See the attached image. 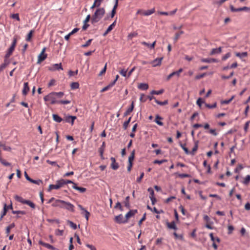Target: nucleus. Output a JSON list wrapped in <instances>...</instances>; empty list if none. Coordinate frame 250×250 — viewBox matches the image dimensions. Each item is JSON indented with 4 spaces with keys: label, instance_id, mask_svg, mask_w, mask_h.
Wrapping results in <instances>:
<instances>
[{
    "label": "nucleus",
    "instance_id": "nucleus-1",
    "mask_svg": "<svg viewBox=\"0 0 250 250\" xmlns=\"http://www.w3.org/2000/svg\"><path fill=\"white\" fill-rule=\"evenodd\" d=\"M54 207H59L65 209L72 212L75 211L74 206L69 202H67L63 200L57 199L52 204Z\"/></svg>",
    "mask_w": 250,
    "mask_h": 250
},
{
    "label": "nucleus",
    "instance_id": "nucleus-2",
    "mask_svg": "<svg viewBox=\"0 0 250 250\" xmlns=\"http://www.w3.org/2000/svg\"><path fill=\"white\" fill-rule=\"evenodd\" d=\"M105 14L104 8H99L97 9L94 14L92 15L91 22L92 24L98 22L103 18Z\"/></svg>",
    "mask_w": 250,
    "mask_h": 250
},
{
    "label": "nucleus",
    "instance_id": "nucleus-3",
    "mask_svg": "<svg viewBox=\"0 0 250 250\" xmlns=\"http://www.w3.org/2000/svg\"><path fill=\"white\" fill-rule=\"evenodd\" d=\"M14 198L16 201L22 204L28 205L32 208H35L36 207L35 205L30 200H25L19 195H16Z\"/></svg>",
    "mask_w": 250,
    "mask_h": 250
},
{
    "label": "nucleus",
    "instance_id": "nucleus-4",
    "mask_svg": "<svg viewBox=\"0 0 250 250\" xmlns=\"http://www.w3.org/2000/svg\"><path fill=\"white\" fill-rule=\"evenodd\" d=\"M43 99L45 102H50L51 104H59V101L56 100V97L53 95L52 92L45 96Z\"/></svg>",
    "mask_w": 250,
    "mask_h": 250
},
{
    "label": "nucleus",
    "instance_id": "nucleus-5",
    "mask_svg": "<svg viewBox=\"0 0 250 250\" xmlns=\"http://www.w3.org/2000/svg\"><path fill=\"white\" fill-rule=\"evenodd\" d=\"M56 183L57 184L56 185H49V188L48 189V191H50L51 190L53 189H58L64 185L63 179L58 180L57 181Z\"/></svg>",
    "mask_w": 250,
    "mask_h": 250
},
{
    "label": "nucleus",
    "instance_id": "nucleus-6",
    "mask_svg": "<svg viewBox=\"0 0 250 250\" xmlns=\"http://www.w3.org/2000/svg\"><path fill=\"white\" fill-rule=\"evenodd\" d=\"M17 38H14L13 40V42L10 48L8 49V51L5 55V58H8L10 55L12 54L13 51L14 50L16 43H17Z\"/></svg>",
    "mask_w": 250,
    "mask_h": 250
},
{
    "label": "nucleus",
    "instance_id": "nucleus-7",
    "mask_svg": "<svg viewBox=\"0 0 250 250\" xmlns=\"http://www.w3.org/2000/svg\"><path fill=\"white\" fill-rule=\"evenodd\" d=\"M76 119V117L75 116H66L64 117L63 119V124L65 123H67L69 124H71L73 125L74 124V120Z\"/></svg>",
    "mask_w": 250,
    "mask_h": 250
},
{
    "label": "nucleus",
    "instance_id": "nucleus-8",
    "mask_svg": "<svg viewBox=\"0 0 250 250\" xmlns=\"http://www.w3.org/2000/svg\"><path fill=\"white\" fill-rule=\"evenodd\" d=\"M114 221L118 224H124L127 223V220L125 219L122 214L116 216L114 218Z\"/></svg>",
    "mask_w": 250,
    "mask_h": 250
},
{
    "label": "nucleus",
    "instance_id": "nucleus-9",
    "mask_svg": "<svg viewBox=\"0 0 250 250\" xmlns=\"http://www.w3.org/2000/svg\"><path fill=\"white\" fill-rule=\"evenodd\" d=\"M230 9L232 12H240L242 11H248L250 10V8L246 6L235 8L232 5H230Z\"/></svg>",
    "mask_w": 250,
    "mask_h": 250
},
{
    "label": "nucleus",
    "instance_id": "nucleus-10",
    "mask_svg": "<svg viewBox=\"0 0 250 250\" xmlns=\"http://www.w3.org/2000/svg\"><path fill=\"white\" fill-rule=\"evenodd\" d=\"M78 207L82 211L81 214L84 215L86 220L88 221L89 216L90 215V213L87 210H86L82 205L79 204L78 205Z\"/></svg>",
    "mask_w": 250,
    "mask_h": 250
},
{
    "label": "nucleus",
    "instance_id": "nucleus-11",
    "mask_svg": "<svg viewBox=\"0 0 250 250\" xmlns=\"http://www.w3.org/2000/svg\"><path fill=\"white\" fill-rule=\"evenodd\" d=\"M138 212L137 209H133L130 210L129 211H128L125 215V219L127 220V222H128V220L130 217L133 216L135 215L136 213H137Z\"/></svg>",
    "mask_w": 250,
    "mask_h": 250
},
{
    "label": "nucleus",
    "instance_id": "nucleus-12",
    "mask_svg": "<svg viewBox=\"0 0 250 250\" xmlns=\"http://www.w3.org/2000/svg\"><path fill=\"white\" fill-rule=\"evenodd\" d=\"M163 57L156 58L151 62V64L153 67H156L160 65Z\"/></svg>",
    "mask_w": 250,
    "mask_h": 250
},
{
    "label": "nucleus",
    "instance_id": "nucleus-13",
    "mask_svg": "<svg viewBox=\"0 0 250 250\" xmlns=\"http://www.w3.org/2000/svg\"><path fill=\"white\" fill-rule=\"evenodd\" d=\"M110 160L111 161V167L113 170H116L119 168L118 163H116L115 158L114 157H111Z\"/></svg>",
    "mask_w": 250,
    "mask_h": 250
},
{
    "label": "nucleus",
    "instance_id": "nucleus-14",
    "mask_svg": "<svg viewBox=\"0 0 250 250\" xmlns=\"http://www.w3.org/2000/svg\"><path fill=\"white\" fill-rule=\"evenodd\" d=\"M183 71V69L182 68H180L178 71H174L172 72L171 74H170L169 75L167 76V80L168 81L172 77H173L174 75H176L177 76H179L180 75V73H181Z\"/></svg>",
    "mask_w": 250,
    "mask_h": 250
},
{
    "label": "nucleus",
    "instance_id": "nucleus-15",
    "mask_svg": "<svg viewBox=\"0 0 250 250\" xmlns=\"http://www.w3.org/2000/svg\"><path fill=\"white\" fill-rule=\"evenodd\" d=\"M195 128H198L199 127H201V126H193ZM204 127V128L206 130H208V132L213 135L214 136L217 135V133L216 132V130L215 129H209V126H203Z\"/></svg>",
    "mask_w": 250,
    "mask_h": 250
},
{
    "label": "nucleus",
    "instance_id": "nucleus-16",
    "mask_svg": "<svg viewBox=\"0 0 250 250\" xmlns=\"http://www.w3.org/2000/svg\"><path fill=\"white\" fill-rule=\"evenodd\" d=\"M72 188L78 190L81 193H83L86 190V189L84 188L78 187L76 183H73Z\"/></svg>",
    "mask_w": 250,
    "mask_h": 250
},
{
    "label": "nucleus",
    "instance_id": "nucleus-17",
    "mask_svg": "<svg viewBox=\"0 0 250 250\" xmlns=\"http://www.w3.org/2000/svg\"><path fill=\"white\" fill-rule=\"evenodd\" d=\"M46 54L40 53L38 57L37 63H40L42 62L43 61L47 58Z\"/></svg>",
    "mask_w": 250,
    "mask_h": 250
},
{
    "label": "nucleus",
    "instance_id": "nucleus-18",
    "mask_svg": "<svg viewBox=\"0 0 250 250\" xmlns=\"http://www.w3.org/2000/svg\"><path fill=\"white\" fill-rule=\"evenodd\" d=\"M8 209H13L12 203H11V204L9 206H7V205L6 204H4L3 209V211L2 212L3 215H5L6 214V213H7Z\"/></svg>",
    "mask_w": 250,
    "mask_h": 250
},
{
    "label": "nucleus",
    "instance_id": "nucleus-19",
    "mask_svg": "<svg viewBox=\"0 0 250 250\" xmlns=\"http://www.w3.org/2000/svg\"><path fill=\"white\" fill-rule=\"evenodd\" d=\"M166 224L167 227L170 229H173L174 230H177L178 229L174 221H172L171 223L167 222Z\"/></svg>",
    "mask_w": 250,
    "mask_h": 250
},
{
    "label": "nucleus",
    "instance_id": "nucleus-20",
    "mask_svg": "<svg viewBox=\"0 0 250 250\" xmlns=\"http://www.w3.org/2000/svg\"><path fill=\"white\" fill-rule=\"evenodd\" d=\"M29 91V87L28 86V83L27 82L24 83L23 88L22 91V94L24 96L26 95Z\"/></svg>",
    "mask_w": 250,
    "mask_h": 250
},
{
    "label": "nucleus",
    "instance_id": "nucleus-21",
    "mask_svg": "<svg viewBox=\"0 0 250 250\" xmlns=\"http://www.w3.org/2000/svg\"><path fill=\"white\" fill-rule=\"evenodd\" d=\"M118 5V0H115V3L114 5V7L111 11L110 16L111 18H112L115 16V14H116V10Z\"/></svg>",
    "mask_w": 250,
    "mask_h": 250
},
{
    "label": "nucleus",
    "instance_id": "nucleus-22",
    "mask_svg": "<svg viewBox=\"0 0 250 250\" xmlns=\"http://www.w3.org/2000/svg\"><path fill=\"white\" fill-rule=\"evenodd\" d=\"M201 62H203L211 63V62H217L218 61L216 59L213 58H207L201 59Z\"/></svg>",
    "mask_w": 250,
    "mask_h": 250
},
{
    "label": "nucleus",
    "instance_id": "nucleus-23",
    "mask_svg": "<svg viewBox=\"0 0 250 250\" xmlns=\"http://www.w3.org/2000/svg\"><path fill=\"white\" fill-rule=\"evenodd\" d=\"M221 52H222V47H219L217 48H213L211 50V51L210 53V55H213L215 54H219V53H221Z\"/></svg>",
    "mask_w": 250,
    "mask_h": 250
},
{
    "label": "nucleus",
    "instance_id": "nucleus-24",
    "mask_svg": "<svg viewBox=\"0 0 250 250\" xmlns=\"http://www.w3.org/2000/svg\"><path fill=\"white\" fill-rule=\"evenodd\" d=\"M135 150L133 149L132 151V152H131V154L128 157V163L133 164V160L134 159V157H135Z\"/></svg>",
    "mask_w": 250,
    "mask_h": 250
},
{
    "label": "nucleus",
    "instance_id": "nucleus-25",
    "mask_svg": "<svg viewBox=\"0 0 250 250\" xmlns=\"http://www.w3.org/2000/svg\"><path fill=\"white\" fill-rule=\"evenodd\" d=\"M138 88L141 90H146L148 88V85L145 83H140L138 85Z\"/></svg>",
    "mask_w": 250,
    "mask_h": 250
},
{
    "label": "nucleus",
    "instance_id": "nucleus-26",
    "mask_svg": "<svg viewBox=\"0 0 250 250\" xmlns=\"http://www.w3.org/2000/svg\"><path fill=\"white\" fill-rule=\"evenodd\" d=\"M53 119L57 123H61L63 122V119L57 114H53Z\"/></svg>",
    "mask_w": 250,
    "mask_h": 250
},
{
    "label": "nucleus",
    "instance_id": "nucleus-27",
    "mask_svg": "<svg viewBox=\"0 0 250 250\" xmlns=\"http://www.w3.org/2000/svg\"><path fill=\"white\" fill-rule=\"evenodd\" d=\"M143 45H145L147 47H148L149 48H150V49H153L155 47V44H156V41H154L151 44H149L146 42H142L141 43Z\"/></svg>",
    "mask_w": 250,
    "mask_h": 250
},
{
    "label": "nucleus",
    "instance_id": "nucleus-28",
    "mask_svg": "<svg viewBox=\"0 0 250 250\" xmlns=\"http://www.w3.org/2000/svg\"><path fill=\"white\" fill-rule=\"evenodd\" d=\"M134 108V102L133 101L131 103V104L130 106L128 108V109L126 110V111L124 113V116H126L128 114H129L130 113H131Z\"/></svg>",
    "mask_w": 250,
    "mask_h": 250
},
{
    "label": "nucleus",
    "instance_id": "nucleus-29",
    "mask_svg": "<svg viewBox=\"0 0 250 250\" xmlns=\"http://www.w3.org/2000/svg\"><path fill=\"white\" fill-rule=\"evenodd\" d=\"M198 141H196L195 142L194 146L193 147L192 151L190 152L189 154H191L192 155H194L195 154V152L197 150L198 148Z\"/></svg>",
    "mask_w": 250,
    "mask_h": 250
},
{
    "label": "nucleus",
    "instance_id": "nucleus-30",
    "mask_svg": "<svg viewBox=\"0 0 250 250\" xmlns=\"http://www.w3.org/2000/svg\"><path fill=\"white\" fill-rule=\"evenodd\" d=\"M235 55L237 57H239L240 58L242 59L244 57H247L248 56V53L247 52H242V53L236 52L235 53Z\"/></svg>",
    "mask_w": 250,
    "mask_h": 250
},
{
    "label": "nucleus",
    "instance_id": "nucleus-31",
    "mask_svg": "<svg viewBox=\"0 0 250 250\" xmlns=\"http://www.w3.org/2000/svg\"><path fill=\"white\" fill-rule=\"evenodd\" d=\"M105 147V143L104 142H103L101 146L99 149V152L100 153V155L102 156V154H104Z\"/></svg>",
    "mask_w": 250,
    "mask_h": 250
},
{
    "label": "nucleus",
    "instance_id": "nucleus-32",
    "mask_svg": "<svg viewBox=\"0 0 250 250\" xmlns=\"http://www.w3.org/2000/svg\"><path fill=\"white\" fill-rule=\"evenodd\" d=\"M162 120V118L159 115L156 116L155 122L158 125H163V123L161 121Z\"/></svg>",
    "mask_w": 250,
    "mask_h": 250
},
{
    "label": "nucleus",
    "instance_id": "nucleus-33",
    "mask_svg": "<svg viewBox=\"0 0 250 250\" xmlns=\"http://www.w3.org/2000/svg\"><path fill=\"white\" fill-rule=\"evenodd\" d=\"M129 196L126 197L125 201H124L125 206L128 209L130 208L129 203Z\"/></svg>",
    "mask_w": 250,
    "mask_h": 250
},
{
    "label": "nucleus",
    "instance_id": "nucleus-34",
    "mask_svg": "<svg viewBox=\"0 0 250 250\" xmlns=\"http://www.w3.org/2000/svg\"><path fill=\"white\" fill-rule=\"evenodd\" d=\"M34 32V30H31V31H30V32L28 33V34H27V37L26 38V41L30 42L31 41Z\"/></svg>",
    "mask_w": 250,
    "mask_h": 250
},
{
    "label": "nucleus",
    "instance_id": "nucleus-35",
    "mask_svg": "<svg viewBox=\"0 0 250 250\" xmlns=\"http://www.w3.org/2000/svg\"><path fill=\"white\" fill-rule=\"evenodd\" d=\"M67 223L68 224L71 228L73 229H76L77 228V226L76 224L73 223L72 221L69 220H67Z\"/></svg>",
    "mask_w": 250,
    "mask_h": 250
},
{
    "label": "nucleus",
    "instance_id": "nucleus-36",
    "mask_svg": "<svg viewBox=\"0 0 250 250\" xmlns=\"http://www.w3.org/2000/svg\"><path fill=\"white\" fill-rule=\"evenodd\" d=\"M70 87L72 89H78L79 87V83L78 82H73L71 83Z\"/></svg>",
    "mask_w": 250,
    "mask_h": 250
},
{
    "label": "nucleus",
    "instance_id": "nucleus-37",
    "mask_svg": "<svg viewBox=\"0 0 250 250\" xmlns=\"http://www.w3.org/2000/svg\"><path fill=\"white\" fill-rule=\"evenodd\" d=\"M15 226V225L14 223H12L9 226H7L6 228V233L8 235L10 232V229L14 228Z\"/></svg>",
    "mask_w": 250,
    "mask_h": 250
},
{
    "label": "nucleus",
    "instance_id": "nucleus-38",
    "mask_svg": "<svg viewBox=\"0 0 250 250\" xmlns=\"http://www.w3.org/2000/svg\"><path fill=\"white\" fill-rule=\"evenodd\" d=\"M138 35V33L136 32H131L127 36L128 40H131L133 37H136Z\"/></svg>",
    "mask_w": 250,
    "mask_h": 250
},
{
    "label": "nucleus",
    "instance_id": "nucleus-39",
    "mask_svg": "<svg viewBox=\"0 0 250 250\" xmlns=\"http://www.w3.org/2000/svg\"><path fill=\"white\" fill-rule=\"evenodd\" d=\"M154 12H155V9H154V8H153V9L148 10L145 11L143 13V15L145 16H149V15H150L154 13Z\"/></svg>",
    "mask_w": 250,
    "mask_h": 250
},
{
    "label": "nucleus",
    "instance_id": "nucleus-40",
    "mask_svg": "<svg viewBox=\"0 0 250 250\" xmlns=\"http://www.w3.org/2000/svg\"><path fill=\"white\" fill-rule=\"evenodd\" d=\"M53 93V95L57 98H62L64 95V93L63 92H52Z\"/></svg>",
    "mask_w": 250,
    "mask_h": 250
},
{
    "label": "nucleus",
    "instance_id": "nucleus-41",
    "mask_svg": "<svg viewBox=\"0 0 250 250\" xmlns=\"http://www.w3.org/2000/svg\"><path fill=\"white\" fill-rule=\"evenodd\" d=\"M184 34V31H181L180 32H179L178 33H176L175 35V37L174 38V42H176L177 41V40L179 39L180 35L182 34Z\"/></svg>",
    "mask_w": 250,
    "mask_h": 250
},
{
    "label": "nucleus",
    "instance_id": "nucleus-42",
    "mask_svg": "<svg viewBox=\"0 0 250 250\" xmlns=\"http://www.w3.org/2000/svg\"><path fill=\"white\" fill-rule=\"evenodd\" d=\"M235 97V96L234 95H233L232 96H231V97L228 100H223V101H222L221 102V104H229V103H230L232 100Z\"/></svg>",
    "mask_w": 250,
    "mask_h": 250
},
{
    "label": "nucleus",
    "instance_id": "nucleus-43",
    "mask_svg": "<svg viewBox=\"0 0 250 250\" xmlns=\"http://www.w3.org/2000/svg\"><path fill=\"white\" fill-rule=\"evenodd\" d=\"M164 92V90L163 89H162L158 91L152 90L150 94L152 95H153V94L160 95V94L163 93Z\"/></svg>",
    "mask_w": 250,
    "mask_h": 250
},
{
    "label": "nucleus",
    "instance_id": "nucleus-44",
    "mask_svg": "<svg viewBox=\"0 0 250 250\" xmlns=\"http://www.w3.org/2000/svg\"><path fill=\"white\" fill-rule=\"evenodd\" d=\"M209 236L210 237L211 240L213 242H214L215 241H217L218 243L220 242V238L218 237L214 238L212 233H210L209 234Z\"/></svg>",
    "mask_w": 250,
    "mask_h": 250
},
{
    "label": "nucleus",
    "instance_id": "nucleus-45",
    "mask_svg": "<svg viewBox=\"0 0 250 250\" xmlns=\"http://www.w3.org/2000/svg\"><path fill=\"white\" fill-rule=\"evenodd\" d=\"M0 147H1L3 150L6 151H10L11 148L9 146H6L4 144L0 142Z\"/></svg>",
    "mask_w": 250,
    "mask_h": 250
},
{
    "label": "nucleus",
    "instance_id": "nucleus-46",
    "mask_svg": "<svg viewBox=\"0 0 250 250\" xmlns=\"http://www.w3.org/2000/svg\"><path fill=\"white\" fill-rule=\"evenodd\" d=\"M155 102L159 105H166L168 103V101L167 100H165L164 101V102H161V101H159L158 100H157V99H155Z\"/></svg>",
    "mask_w": 250,
    "mask_h": 250
},
{
    "label": "nucleus",
    "instance_id": "nucleus-47",
    "mask_svg": "<svg viewBox=\"0 0 250 250\" xmlns=\"http://www.w3.org/2000/svg\"><path fill=\"white\" fill-rule=\"evenodd\" d=\"M205 105L206 107L208 108H215L217 106V103L215 102L212 104H208L205 103Z\"/></svg>",
    "mask_w": 250,
    "mask_h": 250
},
{
    "label": "nucleus",
    "instance_id": "nucleus-48",
    "mask_svg": "<svg viewBox=\"0 0 250 250\" xmlns=\"http://www.w3.org/2000/svg\"><path fill=\"white\" fill-rule=\"evenodd\" d=\"M0 162L5 166H10L11 164L9 162H7L5 160L3 159L1 157H0Z\"/></svg>",
    "mask_w": 250,
    "mask_h": 250
},
{
    "label": "nucleus",
    "instance_id": "nucleus-49",
    "mask_svg": "<svg viewBox=\"0 0 250 250\" xmlns=\"http://www.w3.org/2000/svg\"><path fill=\"white\" fill-rule=\"evenodd\" d=\"M205 104V101L201 98H199L196 101V104L199 106L201 107L202 104Z\"/></svg>",
    "mask_w": 250,
    "mask_h": 250
},
{
    "label": "nucleus",
    "instance_id": "nucleus-50",
    "mask_svg": "<svg viewBox=\"0 0 250 250\" xmlns=\"http://www.w3.org/2000/svg\"><path fill=\"white\" fill-rule=\"evenodd\" d=\"M250 182V175H248L245 178L243 183L245 185H248Z\"/></svg>",
    "mask_w": 250,
    "mask_h": 250
},
{
    "label": "nucleus",
    "instance_id": "nucleus-51",
    "mask_svg": "<svg viewBox=\"0 0 250 250\" xmlns=\"http://www.w3.org/2000/svg\"><path fill=\"white\" fill-rule=\"evenodd\" d=\"M92 41V39L88 40L84 44H82L81 45V47L83 48H85V47H88Z\"/></svg>",
    "mask_w": 250,
    "mask_h": 250
},
{
    "label": "nucleus",
    "instance_id": "nucleus-52",
    "mask_svg": "<svg viewBox=\"0 0 250 250\" xmlns=\"http://www.w3.org/2000/svg\"><path fill=\"white\" fill-rule=\"evenodd\" d=\"M234 75V72L232 71L230 74L229 75V76H226L225 75H222L221 78L222 79L225 80V79H229L231 77H232Z\"/></svg>",
    "mask_w": 250,
    "mask_h": 250
},
{
    "label": "nucleus",
    "instance_id": "nucleus-53",
    "mask_svg": "<svg viewBox=\"0 0 250 250\" xmlns=\"http://www.w3.org/2000/svg\"><path fill=\"white\" fill-rule=\"evenodd\" d=\"M185 145H183L182 144H180V146L183 148V149L184 150L185 152L187 154H189L190 153V151L188 150V148L185 147Z\"/></svg>",
    "mask_w": 250,
    "mask_h": 250
},
{
    "label": "nucleus",
    "instance_id": "nucleus-54",
    "mask_svg": "<svg viewBox=\"0 0 250 250\" xmlns=\"http://www.w3.org/2000/svg\"><path fill=\"white\" fill-rule=\"evenodd\" d=\"M175 174H177L178 175V176L181 178H186V177H190V175L189 174H180V173H175Z\"/></svg>",
    "mask_w": 250,
    "mask_h": 250
},
{
    "label": "nucleus",
    "instance_id": "nucleus-55",
    "mask_svg": "<svg viewBox=\"0 0 250 250\" xmlns=\"http://www.w3.org/2000/svg\"><path fill=\"white\" fill-rule=\"evenodd\" d=\"M54 68L57 70H59V69L62 70L63 69V68L62 66L61 63H56V64H54Z\"/></svg>",
    "mask_w": 250,
    "mask_h": 250
},
{
    "label": "nucleus",
    "instance_id": "nucleus-56",
    "mask_svg": "<svg viewBox=\"0 0 250 250\" xmlns=\"http://www.w3.org/2000/svg\"><path fill=\"white\" fill-rule=\"evenodd\" d=\"M112 26L110 25L108 26L105 32L103 34V36H105L107 34L113 29Z\"/></svg>",
    "mask_w": 250,
    "mask_h": 250
},
{
    "label": "nucleus",
    "instance_id": "nucleus-57",
    "mask_svg": "<svg viewBox=\"0 0 250 250\" xmlns=\"http://www.w3.org/2000/svg\"><path fill=\"white\" fill-rule=\"evenodd\" d=\"M243 168L242 165L239 164L238 166L235 169L234 172L235 173H239L240 170Z\"/></svg>",
    "mask_w": 250,
    "mask_h": 250
},
{
    "label": "nucleus",
    "instance_id": "nucleus-58",
    "mask_svg": "<svg viewBox=\"0 0 250 250\" xmlns=\"http://www.w3.org/2000/svg\"><path fill=\"white\" fill-rule=\"evenodd\" d=\"M146 219V213H145L143 215V216L142 218L139 220L138 222V225L139 226H141L142 225V223L143 221H144Z\"/></svg>",
    "mask_w": 250,
    "mask_h": 250
},
{
    "label": "nucleus",
    "instance_id": "nucleus-59",
    "mask_svg": "<svg viewBox=\"0 0 250 250\" xmlns=\"http://www.w3.org/2000/svg\"><path fill=\"white\" fill-rule=\"evenodd\" d=\"M12 213L13 214H22V215H24L26 214V212L25 211H22V210H17V211H15V210H12Z\"/></svg>",
    "mask_w": 250,
    "mask_h": 250
},
{
    "label": "nucleus",
    "instance_id": "nucleus-60",
    "mask_svg": "<svg viewBox=\"0 0 250 250\" xmlns=\"http://www.w3.org/2000/svg\"><path fill=\"white\" fill-rule=\"evenodd\" d=\"M106 67H107V63H105L104 67L103 68V69L101 70V71L99 74V76H101L105 73L106 70Z\"/></svg>",
    "mask_w": 250,
    "mask_h": 250
},
{
    "label": "nucleus",
    "instance_id": "nucleus-61",
    "mask_svg": "<svg viewBox=\"0 0 250 250\" xmlns=\"http://www.w3.org/2000/svg\"><path fill=\"white\" fill-rule=\"evenodd\" d=\"M30 182L35 184L40 185L41 183H42V181L41 180H35L31 179V180L30 181Z\"/></svg>",
    "mask_w": 250,
    "mask_h": 250
},
{
    "label": "nucleus",
    "instance_id": "nucleus-62",
    "mask_svg": "<svg viewBox=\"0 0 250 250\" xmlns=\"http://www.w3.org/2000/svg\"><path fill=\"white\" fill-rule=\"evenodd\" d=\"M78 73V70H76L75 71H73L72 70H70L68 72V74L70 77L73 76L75 75H77Z\"/></svg>",
    "mask_w": 250,
    "mask_h": 250
},
{
    "label": "nucleus",
    "instance_id": "nucleus-63",
    "mask_svg": "<svg viewBox=\"0 0 250 250\" xmlns=\"http://www.w3.org/2000/svg\"><path fill=\"white\" fill-rule=\"evenodd\" d=\"M147 191H148V192L150 194V196L149 197H154V192L153 189L151 188H149L147 189Z\"/></svg>",
    "mask_w": 250,
    "mask_h": 250
},
{
    "label": "nucleus",
    "instance_id": "nucleus-64",
    "mask_svg": "<svg viewBox=\"0 0 250 250\" xmlns=\"http://www.w3.org/2000/svg\"><path fill=\"white\" fill-rule=\"evenodd\" d=\"M230 55H231L230 53H229V52L227 53L226 54H225L224 56L222 57V60L223 61L226 60L227 59H228L230 57Z\"/></svg>",
    "mask_w": 250,
    "mask_h": 250
}]
</instances>
